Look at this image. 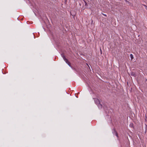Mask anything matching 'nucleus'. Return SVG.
Listing matches in <instances>:
<instances>
[{"instance_id": "f257e3e1", "label": "nucleus", "mask_w": 147, "mask_h": 147, "mask_svg": "<svg viewBox=\"0 0 147 147\" xmlns=\"http://www.w3.org/2000/svg\"><path fill=\"white\" fill-rule=\"evenodd\" d=\"M100 92H99V94L96 93L97 98H93L95 103L97 105L98 108L100 109H101V104H100Z\"/></svg>"}, {"instance_id": "f03ea898", "label": "nucleus", "mask_w": 147, "mask_h": 147, "mask_svg": "<svg viewBox=\"0 0 147 147\" xmlns=\"http://www.w3.org/2000/svg\"><path fill=\"white\" fill-rule=\"evenodd\" d=\"M71 69H73L76 73H78L79 72V70L78 69L76 68H75L73 67H71Z\"/></svg>"}, {"instance_id": "7ed1b4c3", "label": "nucleus", "mask_w": 147, "mask_h": 147, "mask_svg": "<svg viewBox=\"0 0 147 147\" xmlns=\"http://www.w3.org/2000/svg\"><path fill=\"white\" fill-rule=\"evenodd\" d=\"M61 55L62 57H63L64 60L65 59H66V58L65 57V55H64L63 54H61Z\"/></svg>"}, {"instance_id": "20e7f679", "label": "nucleus", "mask_w": 147, "mask_h": 147, "mask_svg": "<svg viewBox=\"0 0 147 147\" xmlns=\"http://www.w3.org/2000/svg\"><path fill=\"white\" fill-rule=\"evenodd\" d=\"M61 55L62 57H63L64 60L65 59H66V58L65 57V55H64L63 54H61Z\"/></svg>"}, {"instance_id": "39448f33", "label": "nucleus", "mask_w": 147, "mask_h": 147, "mask_svg": "<svg viewBox=\"0 0 147 147\" xmlns=\"http://www.w3.org/2000/svg\"><path fill=\"white\" fill-rule=\"evenodd\" d=\"M64 60L66 62V63L67 64L68 62H69L68 60L66 58V59H65Z\"/></svg>"}, {"instance_id": "423d86ee", "label": "nucleus", "mask_w": 147, "mask_h": 147, "mask_svg": "<svg viewBox=\"0 0 147 147\" xmlns=\"http://www.w3.org/2000/svg\"><path fill=\"white\" fill-rule=\"evenodd\" d=\"M130 56L131 59H132L134 58L132 54H131L130 55Z\"/></svg>"}, {"instance_id": "0eeeda50", "label": "nucleus", "mask_w": 147, "mask_h": 147, "mask_svg": "<svg viewBox=\"0 0 147 147\" xmlns=\"http://www.w3.org/2000/svg\"><path fill=\"white\" fill-rule=\"evenodd\" d=\"M67 64L70 67H72V66H71V63H70L69 62H68V63H67Z\"/></svg>"}, {"instance_id": "6e6552de", "label": "nucleus", "mask_w": 147, "mask_h": 147, "mask_svg": "<svg viewBox=\"0 0 147 147\" xmlns=\"http://www.w3.org/2000/svg\"><path fill=\"white\" fill-rule=\"evenodd\" d=\"M84 2L85 6H88L87 3L86 2V1L84 0Z\"/></svg>"}, {"instance_id": "1a4fd4ad", "label": "nucleus", "mask_w": 147, "mask_h": 147, "mask_svg": "<svg viewBox=\"0 0 147 147\" xmlns=\"http://www.w3.org/2000/svg\"><path fill=\"white\" fill-rule=\"evenodd\" d=\"M115 134L116 136L117 137H118V134L115 131Z\"/></svg>"}, {"instance_id": "9d476101", "label": "nucleus", "mask_w": 147, "mask_h": 147, "mask_svg": "<svg viewBox=\"0 0 147 147\" xmlns=\"http://www.w3.org/2000/svg\"><path fill=\"white\" fill-rule=\"evenodd\" d=\"M102 15L103 16H105L106 17H107V15L106 14H104L103 13H102Z\"/></svg>"}, {"instance_id": "9b49d317", "label": "nucleus", "mask_w": 147, "mask_h": 147, "mask_svg": "<svg viewBox=\"0 0 147 147\" xmlns=\"http://www.w3.org/2000/svg\"><path fill=\"white\" fill-rule=\"evenodd\" d=\"M135 75V74H134V73H132L131 74V76H134V75Z\"/></svg>"}, {"instance_id": "f8f14e48", "label": "nucleus", "mask_w": 147, "mask_h": 147, "mask_svg": "<svg viewBox=\"0 0 147 147\" xmlns=\"http://www.w3.org/2000/svg\"><path fill=\"white\" fill-rule=\"evenodd\" d=\"M101 48H100V51L101 53Z\"/></svg>"}, {"instance_id": "ddd939ff", "label": "nucleus", "mask_w": 147, "mask_h": 147, "mask_svg": "<svg viewBox=\"0 0 147 147\" xmlns=\"http://www.w3.org/2000/svg\"><path fill=\"white\" fill-rule=\"evenodd\" d=\"M86 64L88 65V67H89V69H90V67L88 65V64Z\"/></svg>"}, {"instance_id": "4468645a", "label": "nucleus", "mask_w": 147, "mask_h": 147, "mask_svg": "<svg viewBox=\"0 0 147 147\" xmlns=\"http://www.w3.org/2000/svg\"><path fill=\"white\" fill-rule=\"evenodd\" d=\"M130 126H131V124L130 125Z\"/></svg>"}]
</instances>
